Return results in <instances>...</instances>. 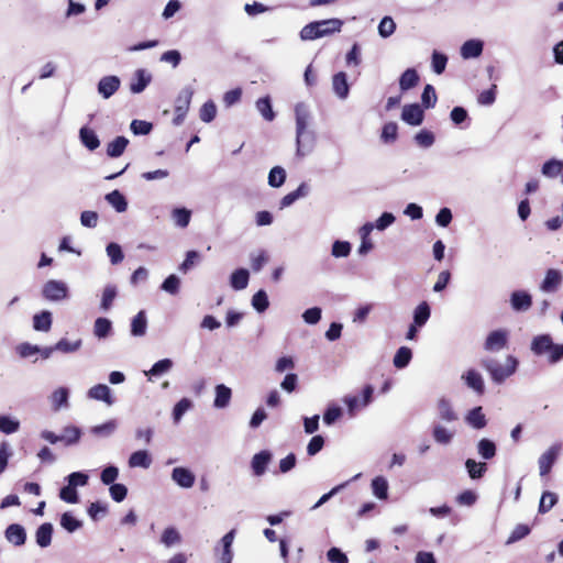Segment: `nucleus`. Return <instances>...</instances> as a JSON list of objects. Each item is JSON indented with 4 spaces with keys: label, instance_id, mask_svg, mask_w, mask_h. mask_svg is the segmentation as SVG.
I'll list each match as a JSON object with an SVG mask.
<instances>
[{
    "label": "nucleus",
    "instance_id": "obj_1",
    "mask_svg": "<svg viewBox=\"0 0 563 563\" xmlns=\"http://www.w3.org/2000/svg\"><path fill=\"white\" fill-rule=\"evenodd\" d=\"M296 114V155L303 157L312 152L314 134L308 130L310 111L306 103H298L295 108Z\"/></svg>",
    "mask_w": 563,
    "mask_h": 563
},
{
    "label": "nucleus",
    "instance_id": "obj_2",
    "mask_svg": "<svg viewBox=\"0 0 563 563\" xmlns=\"http://www.w3.org/2000/svg\"><path fill=\"white\" fill-rule=\"evenodd\" d=\"M342 25L343 21L336 18L313 21L301 29L299 36L302 41H313L340 32Z\"/></svg>",
    "mask_w": 563,
    "mask_h": 563
},
{
    "label": "nucleus",
    "instance_id": "obj_3",
    "mask_svg": "<svg viewBox=\"0 0 563 563\" xmlns=\"http://www.w3.org/2000/svg\"><path fill=\"white\" fill-rule=\"evenodd\" d=\"M530 350L536 356L547 355L550 364H556L563 360V344L554 343L550 334L536 335L531 341Z\"/></svg>",
    "mask_w": 563,
    "mask_h": 563
},
{
    "label": "nucleus",
    "instance_id": "obj_4",
    "mask_svg": "<svg viewBox=\"0 0 563 563\" xmlns=\"http://www.w3.org/2000/svg\"><path fill=\"white\" fill-rule=\"evenodd\" d=\"M482 366L489 373L494 383L501 384L515 374L518 367V360L509 355L503 365L497 360L488 357L482 361Z\"/></svg>",
    "mask_w": 563,
    "mask_h": 563
},
{
    "label": "nucleus",
    "instance_id": "obj_5",
    "mask_svg": "<svg viewBox=\"0 0 563 563\" xmlns=\"http://www.w3.org/2000/svg\"><path fill=\"white\" fill-rule=\"evenodd\" d=\"M235 538V529L227 532L219 544L214 548V554L218 558V563H232L233 560V550L232 544Z\"/></svg>",
    "mask_w": 563,
    "mask_h": 563
},
{
    "label": "nucleus",
    "instance_id": "obj_6",
    "mask_svg": "<svg viewBox=\"0 0 563 563\" xmlns=\"http://www.w3.org/2000/svg\"><path fill=\"white\" fill-rule=\"evenodd\" d=\"M42 295L49 301H60L68 297V286L65 282L51 279L44 284Z\"/></svg>",
    "mask_w": 563,
    "mask_h": 563
},
{
    "label": "nucleus",
    "instance_id": "obj_7",
    "mask_svg": "<svg viewBox=\"0 0 563 563\" xmlns=\"http://www.w3.org/2000/svg\"><path fill=\"white\" fill-rule=\"evenodd\" d=\"M563 283V273L556 268H549L541 282L539 289L545 294L556 292Z\"/></svg>",
    "mask_w": 563,
    "mask_h": 563
},
{
    "label": "nucleus",
    "instance_id": "obj_8",
    "mask_svg": "<svg viewBox=\"0 0 563 563\" xmlns=\"http://www.w3.org/2000/svg\"><path fill=\"white\" fill-rule=\"evenodd\" d=\"M561 452V444L551 445L538 460L540 476H545L551 472Z\"/></svg>",
    "mask_w": 563,
    "mask_h": 563
},
{
    "label": "nucleus",
    "instance_id": "obj_9",
    "mask_svg": "<svg viewBox=\"0 0 563 563\" xmlns=\"http://www.w3.org/2000/svg\"><path fill=\"white\" fill-rule=\"evenodd\" d=\"M508 343V331L498 329L492 331L484 343V349L488 352H499L506 347Z\"/></svg>",
    "mask_w": 563,
    "mask_h": 563
},
{
    "label": "nucleus",
    "instance_id": "obj_10",
    "mask_svg": "<svg viewBox=\"0 0 563 563\" xmlns=\"http://www.w3.org/2000/svg\"><path fill=\"white\" fill-rule=\"evenodd\" d=\"M4 538L10 544L22 547L26 542V530L20 523H11L4 530Z\"/></svg>",
    "mask_w": 563,
    "mask_h": 563
},
{
    "label": "nucleus",
    "instance_id": "obj_11",
    "mask_svg": "<svg viewBox=\"0 0 563 563\" xmlns=\"http://www.w3.org/2000/svg\"><path fill=\"white\" fill-rule=\"evenodd\" d=\"M121 80L118 76L110 75L102 77L97 86L98 92L102 98L109 99L112 97L120 88Z\"/></svg>",
    "mask_w": 563,
    "mask_h": 563
},
{
    "label": "nucleus",
    "instance_id": "obj_12",
    "mask_svg": "<svg viewBox=\"0 0 563 563\" xmlns=\"http://www.w3.org/2000/svg\"><path fill=\"white\" fill-rule=\"evenodd\" d=\"M423 119L424 113L420 104L411 103L404 106L401 112V120L405 121L407 124L417 126L423 122Z\"/></svg>",
    "mask_w": 563,
    "mask_h": 563
},
{
    "label": "nucleus",
    "instance_id": "obj_13",
    "mask_svg": "<svg viewBox=\"0 0 563 563\" xmlns=\"http://www.w3.org/2000/svg\"><path fill=\"white\" fill-rule=\"evenodd\" d=\"M170 477L179 487L185 489L191 488L196 481L195 474L184 466L173 468Z\"/></svg>",
    "mask_w": 563,
    "mask_h": 563
},
{
    "label": "nucleus",
    "instance_id": "obj_14",
    "mask_svg": "<svg viewBox=\"0 0 563 563\" xmlns=\"http://www.w3.org/2000/svg\"><path fill=\"white\" fill-rule=\"evenodd\" d=\"M510 306L515 311H527L532 306V297L526 290H515L510 295Z\"/></svg>",
    "mask_w": 563,
    "mask_h": 563
},
{
    "label": "nucleus",
    "instance_id": "obj_15",
    "mask_svg": "<svg viewBox=\"0 0 563 563\" xmlns=\"http://www.w3.org/2000/svg\"><path fill=\"white\" fill-rule=\"evenodd\" d=\"M333 93L340 99L345 100L350 93V85L347 82V75L344 71H339L332 77Z\"/></svg>",
    "mask_w": 563,
    "mask_h": 563
},
{
    "label": "nucleus",
    "instance_id": "obj_16",
    "mask_svg": "<svg viewBox=\"0 0 563 563\" xmlns=\"http://www.w3.org/2000/svg\"><path fill=\"white\" fill-rule=\"evenodd\" d=\"M152 80V76L151 74L143 69V68H140L137 70H135L133 77L131 78V82H130V90L132 93H141L145 90V88L150 85Z\"/></svg>",
    "mask_w": 563,
    "mask_h": 563
},
{
    "label": "nucleus",
    "instance_id": "obj_17",
    "mask_svg": "<svg viewBox=\"0 0 563 563\" xmlns=\"http://www.w3.org/2000/svg\"><path fill=\"white\" fill-rule=\"evenodd\" d=\"M272 461V453L267 450H263L256 453L251 461V467L255 476H262L265 474L269 462Z\"/></svg>",
    "mask_w": 563,
    "mask_h": 563
},
{
    "label": "nucleus",
    "instance_id": "obj_18",
    "mask_svg": "<svg viewBox=\"0 0 563 563\" xmlns=\"http://www.w3.org/2000/svg\"><path fill=\"white\" fill-rule=\"evenodd\" d=\"M462 379L466 386L473 389L477 395H483L485 391V384L483 376L475 369H468L462 375Z\"/></svg>",
    "mask_w": 563,
    "mask_h": 563
},
{
    "label": "nucleus",
    "instance_id": "obj_19",
    "mask_svg": "<svg viewBox=\"0 0 563 563\" xmlns=\"http://www.w3.org/2000/svg\"><path fill=\"white\" fill-rule=\"evenodd\" d=\"M88 397L95 400L103 401L108 406H111L114 402L111 389L109 388V386L104 384H98L92 386L88 390Z\"/></svg>",
    "mask_w": 563,
    "mask_h": 563
},
{
    "label": "nucleus",
    "instance_id": "obj_20",
    "mask_svg": "<svg viewBox=\"0 0 563 563\" xmlns=\"http://www.w3.org/2000/svg\"><path fill=\"white\" fill-rule=\"evenodd\" d=\"M53 531L54 528L51 522L42 523L35 531L36 544L42 549L49 547L52 543Z\"/></svg>",
    "mask_w": 563,
    "mask_h": 563
},
{
    "label": "nucleus",
    "instance_id": "obj_21",
    "mask_svg": "<svg viewBox=\"0 0 563 563\" xmlns=\"http://www.w3.org/2000/svg\"><path fill=\"white\" fill-rule=\"evenodd\" d=\"M484 44L481 40H467L461 46V56L464 59L476 58L483 53Z\"/></svg>",
    "mask_w": 563,
    "mask_h": 563
},
{
    "label": "nucleus",
    "instance_id": "obj_22",
    "mask_svg": "<svg viewBox=\"0 0 563 563\" xmlns=\"http://www.w3.org/2000/svg\"><path fill=\"white\" fill-rule=\"evenodd\" d=\"M309 194V186L306 183H301L298 188L286 196H284L279 202L280 209L288 208L295 203L298 199L307 197Z\"/></svg>",
    "mask_w": 563,
    "mask_h": 563
},
{
    "label": "nucleus",
    "instance_id": "obj_23",
    "mask_svg": "<svg viewBox=\"0 0 563 563\" xmlns=\"http://www.w3.org/2000/svg\"><path fill=\"white\" fill-rule=\"evenodd\" d=\"M194 96V89L190 86L184 87L176 100H175V112H188L190 102Z\"/></svg>",
    "mask_w": 563,
    "mask_h": 563
},
{
    "label": "nucleus",
    "instance_id": "obj_24",
    "mask_svg": "<svg viewBox=\"0 0 563 563\" xmlns=\"http://www.w3.org/2000/svg\"><path fill=\"white\" fill-rule=\"evenodd\" d=\"M69 390L66 387H59L54 390L49 397L52 408L54 411H59L62 408H68Z\"/></svg>",
    "mask_w": 563,
    "mask_h": 563
},
{
    "label": "nucleus",
    "instance_id": "obj_25",
    "mask_svg": "<svg viewBox=\"0 0 563 563\" xmlns=\"http://www.w3.org/2000/svg\"><path fill=\"white\" fill-rule=\"evenodd\" d=\"M104 199L119 213L125 212L128 209V200L118 189L107 194Z\"/></svg>",
    "mask_w": 563,
    "mask_h": 563
},
{
    "label": "nucleus",
    "instance_id": "obj_26",
    "mask_svg": "<svg viewBox=\"0 0 563 563\" xmlns=\"http://www.w3.org/2000/svg\"><path fill=\"white\" fill-rule=\"evenodd\" d=\"M216 397L213 401V406L218 409H223L229 406L231 397H232V390L224 384H219L214 388Z\"/></svg>",
    "mask_w": 563,
    "mask_h": 563
},
{
    "label": "nucleus",
    "instance_id": "obj_27",
    "mask_svg": "<svg viewBox=\"0 0 563 563\" xmlns=\"http://www.w3.org/2000/svg\"><path fill=\"white\" fill-rule=\"evenodd\" d=\"M128 464L132 468H148L152 464V457L146 450H139L130 455Z\"/></svg>",
    "mask_w": 563,
    "mask_h": 563
},
{
    "label": "nucleus",
    "instance_id": "obj_28",
    "mask_svg": "<svg viewBox=\"0 0 563 563\" xmlns=\"http://www.w3.org/2000/svg\"><path fill=\"white\" fill-rule=\"evenodd\" d=\"M80 142L89 150L95 151L100 146V140L96 132L87 126L79 130Z\"/></svg>",
    "mask_w": 563,
    "mask_h": 563
},
{
    "label": "nucleus",
    "instance_id": "obj_29",
    "mask_svg": "<svg viewBox=\"0 0 563 563\" xmlns=\"http://www.w3.org/2000/svg\"><path fill=\"white\" fill-rule=\"evenodd\" d=\"M250 273L245 268L235 269L230 277V285L234 290H243L247 287Z\"/></svg>",
    "mask_w": 563,
    "mask_h": 563
},
{
    "label": "nucleus",
    "instance_id": "obj_30",
    "mask_svg": "<svg viewBox=\"0 0 563 563\" xmlns=\"http://www.w3.org/2000/svg\"><path fill=\"white\" fill-rule=\"evenodd\" d=\"M419 82V75L415 68L406 69L399 78V87L401 91H408L416 87Z\"/></svg>",
    "mask_w": 563,
    "mask_h": 563
},
{
    "label": "nucleus",
    "instance_id": "obj_31",
    "mask_svg": "<svg viewBox=\"0 0 563 563\" xmlns=\"http://www.w3.org/2000/svg\"><path fill=\"white\" fill-rule=\"evenodd\" d=\"M147 330V318L144 310H141L131 321V334L133 336H143Z\"/></svg>",
    "mask_w": 563,
    "mask_h": 563
},
{
    "label": "nucleus",
    "instance_id": "obj_32",
    "mask_svg": "<svg viewBox=\"0 0 563 563\" xmlns=\"http://www.w3.org/2000/svg\"><path fill=\"white\" fill-rule=\"evenodd\" d=\"M128 145L129 140L125 136H117L113 141L108 143L107 155L112 158L119 157L124 153Z\"/></svg>",
    "mask_w": 563,
    "mask_h": 563
},
{
    "label": "nucleus",
    "instance_id": "obj_33",
    "mask_svg": "<svg viewBox=\"0 0 563 563\" xmlns=\"http://www.w3.org/2000/svg\"><path fill=\"white\" fill-rule=\"evenodd\" d=\"M431 316V309L427 301L420 302L413 310L412 323L423 327Z\"/></svg>",
    "mask_w": 563,
    "mask_h": 563
},
{
    "label": "nucleus",
    "instance_id": "obj_34",
    "mask_svg": "<svg viewBox=\"0 0 563 563\" xmlns=\"http://www.w3.org/2000/svg\"><path fill=\"white\" fill-rule=\"evenodd\" d=\"M465 420L471 427L477 430L485 428L487 424V420L483 413L482 407H475L470 410Z\"/></svg>",
    "mask_w": 563,
    "mask_h": 563
},
{
    "label": "nucleus",
    "instance_id": "obj_35",
    "mask_svg": "<svg viewBox=\"0 0 563 563\" xmlns=\"http://www.w3.org/2000/svg\"><path fill=\"white\" fill-rule=\"evenodd\" d=\"M117 428V420L111 419L104 423L91 427L90 433L98 438H109L115 432Z\"/></svg>",
    "mask_w": 563,
    "mask_h": 563
},
{
    "label": "nucleus",
    "instance_id": "obj_36",
    "mask_svg": "<svg viewBox=\"0 0 563 563\" xmlns=\"http://www.w3.org/2000/svg\"><path fill=\"white\" fill-rule=\"evenodd\" d=\"M173 365H174V363L170 358H163V360H159L156 363H154L153 366L148 371H145L144 373L151 380L152 377H158V376L169 372L172 369Z\"/></svg>",
    "mask_w": 563,
    "mask_h": 563
},
{
    "label": "nucleus",
    "instance_id": "obj_37",
    "mask_svg": "<svg viewBox=\"0 0 563 563\" xmlns=\"http://www.w3.org/2000/svg\"><path fill=\"white\" fill-rule=\"evenodd\" d=\"M80 437V428L75 426H67L63 429V432L60 434V442H63L66 446H71L79 442Z\"/></svg>",
    "mask_w": 563,
    "mask_h": 563
},
{
    "label": "nucleus",
    "instance_id": "obj_38",
    "mask_svg": "<svg viewBox=\"0 0 563 563\" xmlns=\"http://www.w3.org/2000/svg\"><path fill=\"white\" fill-rule=\"evenodd\" d=\"M465 468L472 479H479L486 473L487 464L485 462H477L473 459H467L465 461Z\"/></svg>",
    "mask_w": 563,
    "mask_h": 563
},
{
    "label": "nucleus",
    "instance_id": "obj_39",
    "mask_svg": "<svg viewBox=\"0 0 563 563\" xmlns=\"http://www.w3.org/2000/svg\"><path fill=\"white\" fill-rule=\"evenodd\" d=\"M412 358V351L407 346L399 347L393 358L396 368L402 369L407 367Z\"/></svg>",
    "mask_w": 563,
    "mask_h": 563
},
{
    "label": "nucleus",
    "instance_id": "obj_40",
    "mask_svg": "<svg viewBox=\"0 0 563 563\" xmlns=\"http://www.w3.org/2000/svg\"><path fill=\"white\" fill-rule=\"evenodd\" d=\"M33 328L36 331L47 332L52 328V313L44 310L33 317Z\"/></svg>",
    "mask_w": 563,
    "mask_h": 563
},
{
    "label": "nucleus",
    "instance_id": "obj_41",
    "mask_svg": "<svg viewBox=\"0 0 563 563\" xmlns=\"http://www.w3.org/2000/svg\"><path fill=\"white\" fill-rule=\"evenodd\" d=\"M372 492L380 500L388 498V482L384 476H376L372 479Z\"/></svg>",
    "mask_w": 563,
    "mask_h": 563
},
{
    "label": "nucleus",
    "instance_id": "obj_42",
    "mask_svg": "<svg viewBox=\"0 0 563 563\" xmlns=\"http://www.w3.org/2000/svg\"><path fill=\"white\" fill-rule=\"evenodd\" d=\"M255 106L256 110L266 121L271 122L275 119V112L273 111L272 100L269 96H265L257 99Z\"/></svg>",
    "mask_w": 563,
    "mask_h": 563
},
{
    "label": "nucleus",
    "instance_id": "obj_43",
    "mask_svg": "<svg viewBox=\"0 0 563 563\" xmlns=\"http://www.w3.org/2000/svg\"><path fill=\"white\" fill-rule=\"evenodd\" d=\"M112 331V322L108 318L99 317L95 320L93 334L98 339H106Z\"/></svg>",
    "mask_w": 563,
    "mask_h": 563
},
{
    "label": "nucleus",
    "instance_id": "obj_44",
    "mask_svg": "<svg viewBox=\"0 0 563 563\" xmlns=\"http://www.w3.org/2000/svg\"><path fill=\"white\" fill-rule=\"evenodd\" d=\"M496 444L489 439H481L477 443V453L484 460H492L496 455Z\"/></svg>",
    "mask_w": 563,
    "mask_h": 563
},
{
    "label": "nucleus",
    "instance_id": "obj_45",
    "mask_svg": "<svg viewBox=\"0 0 563 563\" xmlns=\"http://www.w3.org/2000/svg\"><path fill=\"white\" fill-rule=\"evenodd\" d=\"M194 407L192 401L189 398H181L173 408V420L177 424L180 422L183 416Z\"/></svg>",
    "mask_w": 563,
    "mask_h": 563
},
{
    "label": "nucleus",
    "instance_id": "obj_46",
    "mask_svg": "<svg viewBox=\"0 0 563 563\" xmlns=\"http://www.w3.org/2000/svg\"><path fill=\"white\" fill-rule=\"evenodd\" d=\"M438 411L440 418L446 422H452L457 419L456 413L452 409L451 402L445 398H441L438 401Z\"/></svg>",
    "mask_w": 563,
    "mask_h": 563
},
{
    "label": "nucleus",
    "instance_id": "obj_47",
    "mask_svg": "<svg viewBox=\"0 0 563 563\" xmlns=\"http://www.w3.org/2000/svg\"><path fill=\"white\" fill-rule=\"evenodd\" d=\"M563 170V161L560 159H549L542 166V174L545 177L554 178L559 176Z\"/></svg>",
    "mask_w": 563,
    "mask_h": 563
},
{
    "label": "nucleus",
    "instance_id": "obj_48",
    "mask_svg": "<svg viewBox=\"0 0 563 563\" xmlns=\"http://www.w3.org/2000/svg\"><path fill=\"white\" fill-rule=\"evenodd\" d=\"M252 307L258 312L263 313L269 307V300L267 292L264 289H260L252 297Z\"/></svg>",
    "mask_w": 563,
    "mask_h": 563
},
{
    "label": "nucleus",
    "instance_id": "obj_49",
    "mask_svg": "<svg viewBox=\"0 0 563 563\" xmlns=\"http://www.w3.org/2000/svg\"><path fill=\"white\" fill-rule=\"evenodd\" d=\"M286 170L282 166L273 167L268 173V185L273 188H279L285 184Z\"/></svg>",
    "mask_w": 563,
    "mask_h": 563
},
{
    "label": "nucleus",
    "instance_id": "obj_50",
    "mask_svg": "<svg viewBox=\"0 0 563 563\" xmlns=\"http://www.w3.org/2000/svg\"><path fill=\"white\" fill-rule=\"evenodd\" d=\"M20 421L11 416H0V432L4 434H12L19 431Z\"/></svg>",
    "mask_w": 563,
    "mask_h": 563
},
{
    "label": "nucleus",
    "instance_id": "obj_51",
    "mask_svg": "<svg viewBox=\"0 0 563 563\" xmlns=\"http://www.w3.org/2000/svg\"><path fill=\"white\" fill-rule=\"evenodd\" d=\"M117 294H118V289H117L115 285L109 284L104 287V289L102 291L101 303H100V308L103 311H108L112 307V303L117 297Z\"/></svg>",
    "mask_w": 563,
    "mask_h": 563
},
{
    "label": "nucleus",
    "instance_id": "obj_52",
    "mask_svg": "<svg viewBox=\"0 0 563 563\" xmlns=\"http://www.w3.org/2000/svg\"><path fill=\"white\" fill-rule=\"evenodd\" d=\"M180 541H181V536H180L179 531L174 527L166 528L163 531L162 537H161V542L166 548H170L175 544H178V543H180Z\"/></svg>",
    "mask_w": 563,
    "mask_h": 563
},
{
    "label": "nucleus",
    "instance_id": "obj_53",
    "mask_svg": "<svg viewBox=\"0 0 563 563\" xmlns=\"http://www.w3.org/2000/svg\"><path fill=\"white\" fill-rule=\"evenodd\" d=\"M433 439L439 444H449L451 443L454 433L441 424H435L432 431Z\"/></svg>",
    "mask_w": 563,
    "mask_h": 563
},
{
    "label": "nucleus",
    "instance_id": "obj_54",
    "mask_svg": "<svg viewBox=\"0 0 563 563\" xmlns=\"http://www.w3.org/2000/svg\"><path fill=\"white\" fill-rule=\"evenodd\" d=\"M172 218L177 227L186 228L190 222L191 212L186 208H175Z\"/></svg>",
    "mask_w": 563,
    "mask_h": 563
},
{
    "label": "nucleus",
    "instance_id": "obj_55",
    "mask_svg": "<svg viewBox=\"0 0 563 563\" xmlns=\"http://www.w3.org/2000/svg\"><path fill=\"white\" fill-rule=\"evenodd\" d=\"M180 288V278L172 274L161 285V289L170 295H177Z\"/></svg>",
    "mask_w": 563,
    "mask_h": 563
},
{
    "label": "nucleus",
    "instance_id": "obj_56",
    "mask_svg": "<svg viewBox=\"0 0 563 563\" xmlns=\"http://www.w3.org/2000/svg\"><path fill=\"white\" fill-rule=\"evenodd\" d=\"M437 93H435V89L432 85H426L423 91H422V95H421V102H422V106L426 108V109H431L435 106L437 103Z\"/></svg>",
    "mask_w": 563,
    "mask_h": 563
},
{
    "label": "nucleus",
    "instance_id": "obj_57",
    "mask_svg": "<svg viewBox=\"0 0 563 563\" xmlns=\"http://www.w3.org/2000/svg\"><path fill=\"white\" fill-rule=\"evenodd\" d=\"M217 114V107L213 101L209 100L202 104L199 111L200 120L210 123L214 120Z\"/></svg>",
    "mask_w": 563,
    "mask_h": 563
},
{
    "label": "nucleus",
    "instance_id": "obj_58",
    "mask_svg": "<svg viewBox=\"0 0 563 563\" xmlns=\"http://www.w3.org/2000/svg\"><path fill=\"white\" fill-rule=\"evenodd\" d=\"M82 341L80 339L70 342L67 339H60L56 344V351L62 353H74L81 347Z\"/></svg>",
    "mask_w": 563,
    "mask_h": 563
},
{
    "label": "nucleus",
    "instance_id": "obj_59",
    "mask_svg": "<svg viewBox=\"0 0 563 563\" xmlns=\"http://www.w3.org/2000/svg\"><path fill=\"white\" fill-rule=\"evenodd\" d=\"M81 521L76 519L71 514L65 512L60 517V526L68 532L73 533L81 527Z\"/></svg>",
    "mask_w": 563,
    "mask_h": 563
},
{
    "label": "nucleus",
    "instance_id": "obj_60",
    "mask_svg": "<svg viewBox=\"0 0 563 563\" xmlns=\"http://www.w3.org/2000/svg\"><path fill=\"white\" fill-rule=\"evenodd\" d=\"M106 251L111 264L117 265L123 261L124 255L121 246L118 243H109L106 247Z\"/></svg>",
    "mask_w": 563,
    "mask_h": 563
},
{
    "label": "nucleus",
    "instance_id": "obj_61",
    "mask_svg": "<svg viewBox=\"0 0 563 563\" xmlns=\"http://www.w3.org/2000/svg\"><path fill=\"white\" fill-rule=\"evenodd\" d=\"M558 501V497L554 493L544 492L539 503V512H548Z\"/></svg>",
    "mask_w": 563,
    "mask_h": 563
},
{
    "label": "nucleus",
    "instance_id": "obj_62",
    "mask_svg": "<svg viewBox=\"0 0 563 563\" xmlns=\"http://www.w3.org/2000/svg\"><path fill=\"white\" fill-rule=\"evenodd\" d=\"M130 129L135 135H147L153 129V124L144 120H133L130 124Z\"/></svg>",
    "mask_w": 563,
    "mask_h": 563
},
{
    "label": "nucleus",
    "instance_id": "obj_63",
    "mask_svg": "<svg viewBox=\"0 0 563 563\" xmlns=\"http://www.w3.org/2000/svg\"><path fill=\"white\" fill-rule=\"evenodd\" d=\"M396 30V24L390 16H384L378 24V33L382 37H389Z\"/></svg>",
    "mask_w": 563,
    "mask_h": 563
},
{
    "label": "nucleus",
    "instance_id": "obj_64",
    "mask_svg": "<svg viewBox=\"0 0 563 563\" xmlns=\"http://www.w3.org/2000/svg\"><path fill=\"white\" fill-rule=\"evenodd\" d=\"M252 269L258 273L263 266L267 263L268 256L265 251H258L256 253H251L250 255Z\"/></svg>",
    "mask_w": 563,
    "mask_h": 563
}]
</instances>
